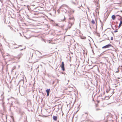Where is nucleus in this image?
I'll return each mask as SVG.
<instances>
[{
    "mask_svg": "<svg viewBox=\"0 0 122 122\" xmlns=\"http://www.w3.org/2000/svg\"><path fill=\"white\" fill-rule=\"evenodd\" d=\"M19 34H20V36H22V35L20 33Z\"/></svg>",
    "mask_w": 122,
    "mask_h": 122,
    "instance_id": "obj_19",
    "label": "nucleus"
},
{
    "mask_svg": "<svg viewBox=\"0 0 122 122\" xmlns=\"http://www.w3.org/2000/svg\"><path fill=\"white\" fill-rule=\"evenodd\" d=\"M115 18L116 16L114 15H112V19L113 20H114L115 19Z\"/></svg>",
    "mask_w": 122,
    "mask_h": 122,
    "instance_id": "obj_6",
    "label": "nucleus"
},
{
    "mask_svg": "<svg viewBox=\"0 0 122 122\" xmlns=\"http://www.w3.org/2000/svg\"><path fill=\"white\" fill-rule=\"evenodd\" d=\"M112 28L113 29H114L113 28Z\"/></svg>",
    "mask_w": 122,
    "mask_h": 122,
    "instance_id": "obj_24",
    "label": "nucleus"
},
{
    "mask_svg": "<svg viewBox=\"0 0 122 122\" xmlns=\"http://www.w3.org/2000/svg\"><path fill=\"white\" fill-rule=\"evenodd\" d=\"M50 90V89H47L46 90V92L47 93H49Z\"/></svg>",
    "mask_w": 122,
    "mask_h": 122,
    "instance_id": "obj_8",
    "label": "nucleus"
},
{
    "mask_svg": "<svg viewBox=\"0 0 122 122\" xmlns=\"http://www.w3.org/2000/svg\"><path fill=\"white\" fill-rule=\"evenodd\" d=\"M69 19L70 20L69 21V25L68 27L66 28L65 30H66V31L68 29H70L71 27V26L74 24V18L73 17H71L69 18Z\"/></svg>",
    "mask_w": 122,
    "mask_h": 122,
    "instance_id": "obj_1",
    "label": "nucleus"
},
{
    "mask_svg": "<svg viewBox=\"0 0 122 122\" xmlns=\"http://www.w3.org/2000/svg\"><path fill=\"white\" fill-rule=\"evenodd\" d=\"M122 24V21H120V23L119 24V25L118 27L119 28L120 27V26H121Z\"/></svg>",
    "mask_w": 122,
    "mask_h": 122,
    "instance_id": "obj_7",
    "label": "nucleus"
},
{
    "mask_svg": "<svg viewBox=\"0 0 122 122\" xmlns=\"http://www.w3.org/2000/svg\"><path fill=\"white\" fill-rule=\"evenodd\" d=\"M117 16H120L119 15H117Z\"/></svg>",
    "mask_w": 122,
    "mask_h": 122,
    "instance_id": "obj_22",
    "label": "nucleus"
},
{
    "mask_svg": "<svg viewBox=\"0 0 122 122\" xmlns=\"http://www.w3.org/2000/svg\"><path fill=\"white\" fill-rule=\"evenodd\" d=\"M86 38V37H84L83 38H81V39H85Z\"/></svg>",
    "mask_w": 122,
    "mask_h": 122,
    "instance_id": "obj_15",
    "label": "nucleus"
},
{
    "mask_svg": "<svg viewBox=\"0 0 122 122\" xmlns=\"http://www.w3.org/2000/svg\"><path fill=\"white\" fill-rule=\"evenodd\" d=\"M107 40L108 39V38H107Z\"/></svg>",
    "mask_w": 122,
    "mask_h": 122,
    "instance_id": "obj_20",
    "label": "nucleus"
},
{
    "mask_svg": "<svg viewBox=\"0 0 122 122\" xmlns=\"http://www.w3.org/2000/svg\"><path fill=\"white\" fill-rule=\"evenodd\" d=\"M47 93V96H49V93Z\"/></svg>",
    "mask_w": 122,
    "mask_h": 122,
    "instance_id": "obj_13",
    "label": "nucleus"
},
{
    "mask_svg": "<svg viewBox=\"0 0 122 122\" xmlns=\"http://www.w3.org/2000/svg\"><path fill=\"white\" fill-rule=\"evenodd\" d=\"M64 66V62L63 61L62 62V63L61 65V68L62 69L63 71H64L65 70Z\"/></svg>",
    "mask_w": 122,
    "mask_h": 122,
    "instance_id": "obj_3",
    "label": "nucleus"
},
{
    "mask_svg": "<svg viewBox=\"0 0 122 122\" xmlns=\"http://www.w3.org/2000/svg\"><path fill=\"white\" fill-rule=\"evenodd\" d=\"M23 55V53H20V54L18 55V57L19 58H20V57H21Z\"/></svg>",
    "mask_w": 122,
    "mask_h": 122,
    "instance_id": "obj_5",
    "label": "nucleus"
},
{
    "mask_svg": "<svg viewBox=\"0 0 122 122\" xmlns=\"http://www.w3.org/2000/svg\"><path fill=\"white\" fill-rule=\"evenodd\" d=\"M64 19H65V17H64Z\"/></svg>",
    "mask_w": 122,
    "mask_h": 122,
    "instance_id": "obj_23",
    "label": "nucleus"
},
{
    "mask_svg": "<svg viewBox=\"0 0 122 122\" xmlns=\"http://www.w3.org/2000/svg\"><path fill=\"white\" fill-rule=\"evenodd\" d=\"M23 50V49H21V50Z\"/></svg>",
    "mask_w": 122,
    "mask_h": 122,
    "instance_id": "obj_21",
    "label": "nucleus"
},
{
    "mask_svg": "<svg viewBox=\"0 0 122 122\" xmlns=\"http://www.w3.org/2000/svg\"><path fill=\"white\" fill-rule=\"evenodd\" d=\"M109 91L107 90L106 91V92L107 93H108L109 92Z\"/></svg>",
    "mask_w": 122,
    "mask_h": 122,
    "instance_id": "obj_18",
    "label": "nucleus"
},
{
    "mask_svg": "<svg viewBox=\"0 0 122 122\" xmlns=\"http://www.w3.org/2000/svg\"><path fill=\"white\" fill-rule=\"evenodd\" d=\"M24 36V37H25V38H26V39H29V38H27V37L26 36Z\"/></svg>",
    "mask_w": 122,
    "mask_h": 122,
    "instance_id": "obj_14",
    "label": "nucleus"
},
{
    "mask_svg": "<svg viewBox=\"0 0 122 122\" xmlns=\"http://www.w3.org/2000/svg\"><path fill=\"white\" fill-rule=\"evenodd\" d=\"M98 4H97L96 5L97 6H98V7L97 8V9H98L99 8V7L98 6Z\"/></svg>",
    "mask_w": 122,
    "mask_h": 122,
    "instance_id": "obj_11",
    "label": "nucleus"
},
{
    "mask_svg": "<svg viewBox=\"0 0 122 122\" xmlns=\"http://www.w3.org/2000/svg\"><path fill=\"white\" fill-rule=\"evenodd\" d=\"M91 22L93 24H94L95 23V21L93 19L92 20Z\"/></svg>",
    "mask_w": 122,
    "mask_h": 122,
    "instance_id": "obj_9",
    "label": "nucleus"
},
{
    "mask_svg": "<svg viewBox=\"0 0 122 122\" xmlns=\"http://www.w3.org/2000/svg\"><path fill=\"white\" fill-rule=\"evenodd\" d=\"M8 26L9 27L10 29H11L12 30H13V29L10 26L8 25Z\"/></svg>",
    "mask_w": 122,
    "mask_h": 122,
    "instance_id": "obj_10",
    "label": "nucleus"
},
{
    "mask_svg": "<svg viewBox=\"0 0 122 122\" xmlns=\"http://www.w3.org/2000/svg\"><path fill=\"white\" fill-rule=\"evenodd\" d=\"M111 40H113V37H111Z\"/></svg>",
    "mask_w": 122,
    "mask_h": 122,
    "instance_id": "obj_16",
    "label": "nucleus"
},
{
    "mask_svg": "<svg viewBox=\"0 0 122 122\" xmlns=\"http://www.w3.org/2000/svg\"><path fill=\"white\" fill-rule=\"evenodd\" d=\"M53 118L54 120L56 121L57 120V116H54L53 117Z\"/></svg>",
    "mask_w": 122,
    "mask_h": 122,
    "instance_id": "obj_4",
    "label": "nucleus"
},
{
    "mask_svg": "<svg viewBox=\"0 0 122 122\" xmlns=\"http://www.w3.org/2000/svg\"><path fill=\"white\" fill-rule=\"evenodd\" d=\"M111 46H112V45L110 44H108L103 47H102V48H109Z\"/></svg>",
    "mask_w": 122,
    "mask_h": 122,
    "instance_id": "obj_2",
    "label": "nucleus"
},
{
    "mask_svg": "<svg viewBox=\"0 0 122 122\" xmlns=\"http://www.w3.org/2000/svg\"><path fill=\"white\" fill-rule=\"evenodd\" d=\"M100 110V109L99 108H97L96 109V110L97 111H98V110Z\"/></svg>",
    "mask_w": 122,
    "mask_h": 122,
    "instance_id": "obj_12",
    "label": "nucleus"
},
{
    "mask_svg": "<svg viewBox=\"0 0 122 122\" xmlns=\"http://www.w3.org/2000/svg\"><path fill=\"white\" fill-rule=\"evenodd\" d=\"M118 31L117 30H115L114 31V32H117Z\"/></svg>",
    "mask_w": 122,
    "mask_h": 122,
    "instance_id": "obj_17",
    "label": "nucleus"
}]
</instances>
